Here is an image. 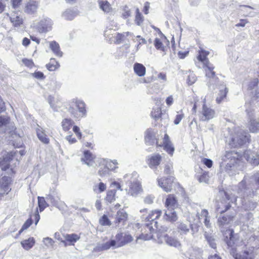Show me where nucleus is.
I'll return each mask as SVG.
<instances>
[{"mask_svg": "<svg viewBox=\"0 0 259 259\" xmlns=\"http://www.w3.org/2000/svg\"><path fill=\"white\" fill-rule=\"evenodd\" d=\"M248 140V134L240 130L232 137L230 144L232 147H237L245 144Z\"/></svg>", "mask_w": 259, "mask_h": 259, "instance_id": "3", "label": "nucleus"}, {"mask_svg": "<svg viewBox=\"0 0 259 259\" xmlns=\"http://www.w3.org/2000/svg\"><path fill=\"white\" fill-rule=\"evenodd\" d=\"M209 53L205 50H201L199 52V55L197 59L199 61L202 62L204 65L209 63L206 56L208 55Z\"/></svg>", "mask_w": 259, "mask_h": 259, "instance_id": "27", "label": "nucleus"}, {"mask_svg": "<svg viewBox=\"0 0 259 259\" xmlns=\"http://www.w3.org/2000/svg\"><path fill=\"white\" fill-rule=\"evenodd\" d=\"M208 214V211L206 209H202L201 211L200 215L198 216L199 219L204 217V218H207Z\"/></svg>", "mask_w": 259, "mask_h": 259, "instance_id": "63", "label": "nucleus"}, {"mask_svg": "<svg viewBox=\"0 0 259 259\" xmlns=\"http://www.w3.org/2000/svg\"><path fill=\"white\" fill-rule=\"evenodd\" d=\"M117 164L118 162L117 160H114L106 161L105 165L110 171V170H114L116 168H117L118 167L117 166Z\"/></svg>", "mask_w": 259, "mask_h": 259, "instance_id": "40", "label": "nucleus"}, {"mask_svg": "<svg viewBox=\"0 0 259 259\" xmlns=\"http://www.w3.org/2000/svg\"><path fill=\"white\" fill-rule=\"evenodd\" d=\"M168 237V236L165 233L160 232L159 231L157 233V240L158 242L159 243L165 242Z\"/></svg>", "mask_w": 259, "mask_h": 259, "instance_id": "44", "label": "nucleus"}, {"mask_svg": "<svg viewBox=\"0 0 259 259\" xmlns=\"http://www.w3.org/2000/svg\"><path fill=\"white\" fill-rule=\"evenodd\" d=\"M165 243L169 246L176 248H180L181 246L180 241L172 237L168 236L166 240Z\"/></svg>", "mask_w": 259, "mask_h": 259, "instance_id": "29", "label": "nucleus"}, {"mask_svg": "<svg viewBox=\"0 0 259 259\" xmlns=\"http://www.w3.org/2000/svg\"><path fill=\"white\" fill-rule=\"evenodd\" d=\"M98 174L101 177L107 176L109 175V171L106 165H101Z\"/></svg>", "mask_w": 259, "mask_h": 259, "instance_id": "47", "label": "nucleus"}, {"mask_svg": "<svg viewBox=\"0 0 259 259\" xmlns=\"http://www.w3.org/2000/svg\"><path fill=\"white\" fill-rule=\"evenodd\" d=\"M111 247H114L116 248V242L115 240H111L110 241L102 244L99 246L101 250H107Z\"/></svg>", "mask_w": 259, "mask_h": 259, "instance_id": "39", "label": "nucleus"}, {"mask_svg": "<svg viewBox=\"0 0 259 259\" xmlns=\"http://www.w3.org/2000/svg\"><path fill=\"white\" fill-rule=\"evenodd\" d=\"M145 230L147 231L148 230L150 231V234H144L142 233L141 236H140V239H143L144 240H149L152 237V235L151 233L154 231V229H153L152 227L149 224H147L145 226Z\"/></svg>", "mask_w": 259, "mask_h": 259, "instance_id": "34", "label": "nucleus"}, {"mask_svg": "<svg viewBox=\"0 0 259 259\" xmlns=\"http://www.w3.org/2000/svg\"><path fill=\"white\" fill-rule=\"evenodd\" d=\"M35 243L34 239L32 237H30L28 239H26L21 241V244L23 247L26 250H29L34 245Z\"/></svg>", "mask_w": 259, "mask_h": 259, "instance_id": "28", "label": "nucleus"}, {"mask_svg": "<svg viewBox=\"0 0 259 259\" xmlns=\"http://www.w3.org/2000/svg\"><path fill=\"white\" fill-rule=\"evenodd\" d=\"M133 238L129 234L122 233H118L115 236L116 248L124 246L126 244L132 241Z\"/></svg>", "mask_w": 259, "mask_h": 259, "instance_id": "7", "label": "nucleus"}, {"mask_svg": "<svg viewBox=\"0 0 259 259\" xmlns=\"http://www.w3.org/2000/svg\"><path fill=\"white\" fill-rule=\"evenodd\" d=\"M37 198L40 211H42L48 206V205L47 204L44 197L38 196Z\"/></svg>", "mask_w": 259, "mask_h": 259, "instance_id": "46", "label": "nucleus"}, {"mask_svg": "<svg viewBox=\"0 0 259 259\" xmlns=\"http://www.w3.org/2000/svg\"><path fill=\"white\" fill-rule=\"evenodd\" d=\"M126 190L128 194L133 196H136L142 191V189L140 183L137 181H134L130 183L129 188Z\"/></svg>", "mask_w": 259, "mask_h": 259, "instance_id": "11", "label": "nucleus"}, {"mask_svg": "<svg viewBox=\"0 0 259 259\" xmlns=\"http://www.w3.org/2000/svg\"><path fill=\"white\" fill-rule=\"evenodd\" d=\"M154 46L157 50L162 51L163 52H165L167 49L166 47L163 46L160 39L158 38H156L154 40Z\"/></svg>", "mask_w": 259, "mask_h": 259, "instance_id": "45", "label": "nucleus"}, {"mask_svg": "<svg viewBox=\"0 0 259 259\" xmlns=\"http://www.w3.org/2000/svg\"><path fill=\"white\" fill-rule=\"evenodd\" d=\"M172 165L171 163H167L165 165L164 172L166 174H170L172 171Z\"/></svg>", "mask_w": 259, "mask_h": 259, "instance_id": "57", "label": "nucleus"}, {"mask_svg": "<svg viewBox=\"0 0 259 259\" xmlns=\"http://www.w3.org/2000/svg\"><path fill=\"white\" fill-rule=\"evenodd\" d=\"M73 131L75 133L77 137L79 139H80L82 135H81V133L79 132V131H80L79 128L77 126L75 125L73 126Z\"/></svg>", "mask_w": 259, "mask_h": 259, "instance_id": "59", "label": "nucleus"}, {"mask_svg": "<svg viewBox=\"0 0 259 259\" xmlns=\"http://www.w3.org/2000/svg\"><path fill=\"white\" fill-rule=\"evenodd\" d=\"M163 218L165 220L171 222H176L178 220V217L176 211L171 209L166 210Z\"/></svg>", "mask_w": 259, "mask_h": 259, "instance_id": "21", "label": "nucleus"}, {"mask_svg": "<svg viewBox=\"0 0 259 259\" xmlns=\"http://www.w3.org/2000/svg\"><path fill=\"white\" fill-rule=\"evenodd\" d=\"M73 123V121L68 118L64 119L62 121V126L64 131H68L70 130Z\"/></svg>", "mask_w": 259, "mask_h": 259, "instance_id": "37", "label": "nucleus"}, {"mask_svg": "<svg viewBox=\"0 0 259 259\" xmlns=\"http://www.w3.org/2000/svg\"><path fill=\"white\" fill-rule=\"evenodd\" d=\"M10 20L14 27H20L23 23V19L22 17L16 12H13L11 13L10 16Z\"/></svg>", "mask_w": 259, "mask_h": 259, "instance_id": "17", "label": "nucleus"}, {"mask_svg": "<svg viewBox=\"0 0 259 259\" xmlns=\"http://www.w3.org/2000/svg\"><path fill=\"white\" fill-rule=\"evenodd\" d=\"M99 6L100 9L107 13L111 12L112 10L110 4L107 1H102L99 2Z\"/></svg>", "mask_w": 259, "mask_h": 259, "instance_id": "38", "label": "nucleus"}, {"mask_svg": "<svg viewBox=\"0 0 259 259\" xmlns=\"http://www.w3.org/2000/svg\"><path fill=\"white\" fill-rule=\"evenodd\" d=\"M205 71V76L209 78L208 82V86L210 87L211 84L215 83L216 78L215 77V72L213 71L214 67L210 63L203 65Z\"/></svg>", "mask_w": 259, "mask_h": 259, "instance_id": "8", "label": "nucleus"}, {"mask_svg": "<svg viewBox=\"0 0 259 259\" xmlns=\"http://www.w3.org/2000/svg\"><path fill=\"white\" fill-rule=\"evenodd\" d=\"M243 157L250 163L257 165L259 164V157L257 154L250 150H246L243 155Z\"/></svg>", "mask_w": 259, "mask_h": 259, "instance_id": "9", "label": "nucleus"}, {"mask_svg": "<svg viewBox=\"0 0 259 259\" xmlns=\"http://www.w3.org/2000/svg\"><path fill=\"white\" fill-rule=\"evenodd\" d=\"M177 205V200L172 195H169L166 199L165 206L168 209L173 210Z\"/></svg>", "mask_w": 259, "mask_h": 259, "instance_id": "23", "label": "nucleus"}, {"mask_svg": "<svg viewBox=\"0 0 259 259\" xmlns=\"http://www.w3.org/2000/svg\"><path fill=\"white\" fill-rule=\"evenodd\" d=\"M151 116L153 118H154L156 121H158L159 119L161 120L162 119V113L161 109L159 107H156V108H153V110L151 112Z\"/></svg>", "mask_w": 259, "mask_h": 259, "instance_id": "32", "label": "nucleus"}, {"mask_svg": "<svg viewBox=\"0 0 259 259\" xmlns=\"http://www.w3.org/2000/svg\"><path fill=\"white\" fill-rule=\"evenodd\" d=\"M68 111L76 118H79L84 116L86 114L85 104L82 101L73 100L70 103Z\"/></svg>", "mask_w": 259, "mask_h": 259, "instance_id": "2", "label": "nucleus"}, {"mask_svg": "<svg viewBox=\"0 0 259 259\" xmlns=\"http://www.w3.org/2000/svg\"><path fill=\"white\" fill-rule=\"evenodd\" d=\"M129 35H132V34L130 32H125L123 33H117L115 37V42L117 44L121 43L124 40L125 36H127Z\"/></svg>", "mask_w": 259, "mask_h": 259, "instance_id": "41", "label": "nucleus"}, {"mask_svg": "<svg viewBox=\"0 0 259 259\" xmlns=\"http://www.w3.org/2000/svg\"><path fill=\"white\" fill-rule=\"evenodd\" d=\"M12 3L13 8L14 9L17 8L20 5L22 0H11Z\"/></svg>", "mask_w": 259, "mask_h": 259, "instance_id": "62", "label": "nucleus"}, {"mask_svg": "<svg viewBox=\"0 0 259 259\" xmlns=\"http://www.w3.org/2000/svg\"><path fill=\"white\" fill-rule=\"evenodd\" d=\"M196 80V77L194 76V75L191 74V75H189V76H188V80H187L188 83L190 85H191L195 82Z\"/></svg>", "mask_w": 259, "mask_h": 259, "instance_id": "60", "label": "nucleus"}, {"mask_svg": "<svg viewBox=\"0 0 259 259\" xmlns=\"http://www.w3.org/2000/svg\"><path fill=\"white\" fill-rule=\"evenodd\" d=\"M253 247L246 248L242 253V254H236L234 255L235 259H253L256 254L253 251Z\"/></svg>", "mask_w": 259, "mask_h": 259, "instance_id": "12", "label": "nucleus"}, {"mask_svg": "<svg viewBox=\"0 0 259 259\" xmlns=\"http://www.w3.org/2000/svg\"><path fill=\"white\" fill-rule=\"evenodd\" d=\"M95 156L89 151H85L84 152L83 157L81 158V161L89 166H93L94 163Z\"/></svg>", "mask_w": 259, "mask_h": 259, "instance_id": "19", "label": "nucleus"}, {"mask_svg": "<svg viewBox=\"0 0 259 259\" xmlns=\"http://www.w3.org/2000/svg\"><path fill=\"white\" fill-rule=\"evenodd\" d=\"M154 197L148 196L144 199V202L147 204H151L153 202Z\"/></svg>", "mask_w": 259, "mask_h": 259, "instance_id": "64", "label": "nucleus"}, {"mask_svg": "<svg viewBox=\"0 0 259 259\" xmlns=\"http://www.w3.org/2000/svg\"><path fill=\"white\" fill-rule=\"evenodd\" d=\"M106 189V186L102 182H100L98 185L94 186V191L97 193H100L104 191Z\"/></svg>", "mask_w": 259, "mask_h": 259, "instance_id": "43", "label": "nucleus"}, {"mask_svg": "<svg viewBox=\"0 0 259 259\" xmlns=\"http://www.w3.org/2000/svg\"><path fill=\"white\" fill-rule=\"evenodd\" d=\"M77 13L72 10L68 9L65 11L62 14V16L66 20H72L76 15Z\"/></svg>", "mask_w": 259, "mask_h": 259, "instance_id": "31", "label": "nucleus"}, {"mask_svg": "<svg viewBox=\"0 0 259 259\" xmlns=\"http://www.w3.org/2000/svg\"><path fill=\"white\" fill-rule=\"evenodd\" d=\"M47 69L50 71H54L59 68L60 65L58 62H56V64L49 63L46 65Z\"/></svg>", "mask_w": 259, "mask_h": 259, "instance_id": "53", "label": "nucleus"}, {"mask_svg": "<svg viewBox=\"0 0 259 259\" xmlns=\"http://www.w3.org/2000/svg\"><path fill=\"white\" fill-rule=\"evenodd\" d=\"M116 193V191L115 190H111L107 192L106 196L105 198V200L107 203H111L115 200Z\"/></svg>", "mask_w": 259, "mask_h": 259, "instance_id": "26", "label": "nucleus"}, {"mask_svg": "<svg viewBox=\"0 0 259 259\" xmlns=\"http://www.w3.org/2000/svg\"><path fill=\"white\" fill-rule=\"evenodd\" d=\"M33 76L37 79H44L45 78L44 74L39 71L34 72Z\"/></svg>", "mask_w": 259, "mask_h": 259, "instance_id": "61", "label": "nucleus"}, {"mask_svg": "<svg viewBox=\"0 0 259 259\" xmlns=\"http://www.w3.org/2000/svg\"><path fill=\"white\" fill-rule=\"evenodd\" d=\"M37 136L38 139L43 143L48 144L49 143L50 140L47 137V135L45 133V131L41 127L36 129Z\"/></svg>", "mask_w": 259, "mask_h": 259, "instance_id": "20", "label": "nucleus"}, {"mask_svg": "<svg viewBox=\"0 0 259 259\" xmlns=\"http://www.w3.org/2000/svg\"><path fill=\"white\" fill-rule=\"evenodd\" d=\"M134 70L139 76H143L146 73V68L142 64L136 63L134 65Z\"/></svg>", "mask_w": 259, "mask_h": 259, "instance_id": "22", "label": "nucleus"}, {"mask_svg": "<svg viewBox=\"0 0 259 259\" xmlns=\"http://www.w3.org/2000/svg\"><path fill=\"white\" fill-rule=\"evenodd\" d=\"M145 140L147 145H153L156 141L157 147H163L164 149L170 155H172L175 149L169 140V136L165 134L163 138L162 144H159L155 136V133L153 130L148 129L145 132Z\"/></svg>", "mask_w": 259, "mask_h": 259, "instance_id": "1", "label": "nucleus"}, {"mask_svg": "<svg viewBox=\"0 0 259 259\" xmlns=\"http://www.w3.org/2000/svg\"><path fill=\"white\" fill-rule=\"evenodd\" d=\"M174 177H169L166 179H160L158 180L159 186L166 192H170L172 189Z\"/></svg>", "mask_w": 259, "mask_h": 259, "instance_id": "10", "label": "nucleus"}, {"mask_svg": "<svg viewBox=\"0 0 259 259\" xmlns=\"http://www.w3.org/2000/svg\"><path fill=\"white\" fill-rule=\"evenodd\" d=\"M239 155L237 152L234 151H230L226 152L225 155L223 158L224 161H227L229 160V162L227 163L226 165V171L230 174L229 171L231 170L232 166L236 162L237 160L238 159Z\"/></svg>", "mask_w": 259, "mask_h": 259, "instance_id": "4", "label": "nucleus"}, {"mask_svg": "<svg viewBox=\"0 0 259 259\" xmlns=\"http://www.w3.org/2000/svg\"><path fill=\"white\" fill-rule=\"evenodd\" d=\"M43 242L47 246H52L54 243L53 240L49 237L45 238L43 240Z\"/></svg>", "mask_w": 259, "mask_h": 259, "instance_id": "54", "label": "nucleus"}, {"mask_svg": "<svg viewBox=\"0 0 259 259\" xmlns=\"http://www.w3.org/2000/svg\"><path fill=\"white\" fill-rule=\"evenodd\" d=\"M179 230H180L182 233L186 234L189 231V227L185 224L183 223H180L178 227Z\"/></svg>", "mask_w": 259, "mask_h": 259, "instance_id": "51", "label": "nucleus"}, {"mask_svg": "<svg viewBox=\"0 0 259 259\" xmlns=\"http://www.w3.org/2000/svg\"><path fill=\"white\" fill-rule=\"evenodd\" d=\"M204 235L209 245L213 249L216 248L217 244L215 243L214 236L211 234H209L206 232L204 233Z\"/></svg>", "mask_w": 259, "mask_h": 259, "instance_id": "24", "label": "nucleus"}, {"mask_svg": "<svg viewBox=\"0 0 259 259\" xmlns=\"http://www.w3.org/2000/svg\"><path fill=\"white\" fill-rule=\"evenodd\" d=\"M144 21V17L141 14V13L140 12V11L138 8L136 9V15L135 17V23L137 24L138 26H141Z\"/></svg>", "mask_w": 259, "mask_h": 259, "instance_id": "42", "label": "nucleus"}, {"mask_svg": "<svg viewBox=\"0 0 259 259\" xmlns=\"http://www.w3.org/2000/svg\"><path fill=\"white\" fill-rule=\"evenodd\" d=\"M215 115L214 110L207 106L204 102L199 115L200 119L203 121H208L213 118Z\"/></svg>", "mask_w": 259, "mask_h": 259, "instance_id": "5", "label": "nucleus"}, {"mask_svg": "<svg viewBox=\"0 0 259 259\" xmlns=\"http://www.w3.org/2000/svg\"><path fill=\"white\" fill-rule=\"evenodd\" d=\"M50 48L54 53L58 57H62L63 53L60 51L59 44L55 41L50 42Z\"/></svg>", "mask_w": 259, "mask_h": 259, "instance_id": "25", "label": "nucleus"}, {"mask_svg": "<svg viewBox=\"0 0 259 259\" xmlns=\"http://www.w3.org/2000/svg\"><path fill=\"white\" fill-rule=\"evenodd\" d=\"M258 82L257 78L253 79L248 84V88L250 90L254 89V88L257 86Z\"/></svg>", "mask_w": 259, "mask_h": 259, "instance_id": "56", "label": "nucleus"}, {"mask_svg": "<svg viewBox=\"0 0 259 259\" xmlns=\"http://www.w3.org/2000/svg\"><path fill=\"white\" fill-rule=\"evenodd\" d=\"M65 240H61V242L66 245V241L69 242L70 244L75 242L79 239V237L77 235L75 234H66L64 236Z\"/></svg>", "mask_w": 259, "mask_h": 259, "instance_id": "30", "label": "nucleus"}, {"mask_svg": "<svg viewBox=\"0 0 259 259\" xmlns=\"http://www.w3.org/2000/svg\"><path fill=\"white\" fill-rule=\"evenodd\" d=\"M202 163L205 165L207 167L210 168L212 165V161L210 159L203 158L202 160Z\"/></svg>", "mask_w": 259, "mask_h": 259, "instance_id": "55", "label": "nucleus"}, {"mask_svg": "<svg viewBox=\"0 0 259 259\" xmlns=\"http://www.w3.org/2000/svg\"><path fill=\"white\" fill-rule=\"evenodd\" d=\"M233 215H225L221 214L218 219V225L220 228H223L228 225L232 221Z\"/></svg>", "mask_w": 259, "mask_h": 259, "instance_id": "18", "label": "nucleus"}, {"mask_svg": "<svg viewBox=\"0 0 259 259\" xmlns=\"http://www.w3.org/2000/svg\"><path fill=\"white\" fill-rule=\"evenodd\" d=\"M10 124V118L7 116H0V128L6 130Z\"/></svg>", "mask_w": 259, "mask_h": 259, "instance_id": "36", "label": "nucleus"}, {"mask_svg": "<svg viewBox=\"0 0 259 259\" xmlns=\"http://www.w3.org/2000/svg\"><path fill=\"white\" fill-rule=\"evenodd\" d=\"M199 181L201 183H207L209 180V176L207 172H203L199 177Z\"/></svg>", "mask_w": 259, "mask_h": 259, "instance_id": "49", "label": "nucleus"}, {"mask_svg": "<svg viewBox=\"0 0 259 259\" xmlns=\"http://www.w3.org/2000/svg\"><path fill=\"white\" fill-rule=\"evenodd\" d=\"M161 213L162 211L161 210H153L149 214V215L146 217V220H147V221L151 222V225L154 224V226L157 229V222L155 220L157 219L161 215Z\"/></svg>", "mask_w": 259, "mask_h": 259, "instance_id": "16", "label": "nucleus"}, {"mask_svg": "<svg viewBox=\"0 0 259 259\" xmlns=\"http://www.w3.org/2000/svg\"><path fill=\"white\" fill-rule=\"evenodd\" d=\"M100 224L102 226H110L111 225L110 221L106 215H103L99 220Z\"/></svg>", "mask_w": 259, "mask_h": 259, "instance_id": "48", "label": "nucleus"}, {"mask_svg": "<svg viewBox=\"0 0 259 259\" xmlns=\"http://www.w3.org/2000/svg\"><path fill=\"white\" fill-rule=\"evenodd\" d=\"M220 93H219V96H221L222 97H224V98L226 97V95L228 92V90L227 88L226 87V85H221L220 88Z\"/></svg>", "mask_w": 259, "mask_h": 259, "instance_id": "50", "label": "nucleus"}, {"mask_svg": "<svg viewBox=\"0 0 259 259\" xmlns=\"http://www.w3.org/2000/svg\"><path fill=\"white\" fill-rule=\"evenodd\" d=\"M246 177H245L244 179L238 184V193H240L241 196H245V191H246V182L245 180Z\"/></svg>", "mask_w": 259, "mask_h": 259, "instance_id": "35", "label": "nucleus"}, {"mask_svg": "<svg viewBox=\"0 0 259 259\" xmlns=\"http://www.w3.org/2000/svg\"><path fill=\"white\" fill-rule=\"evenodd\" d=\"M161 161V156L159 154H152L148 157V164L151 168L158 166Z\"/></svg>", "mask_w": 259, "mask_h": 259, "instance_id": "15", "label": "nucleus"}, {"mask_svg": "<svg viewBox=\"0 0 259 259\" xmlns=\"http://www.w3.org/2000/svg\"><path fill=\"white\" fill-rule=\"evenodd\" d=\"M184 117V114H180L176 115V118L174 120V123L176 125L179 124V123L181 122V120Z\"/></svg>", "mask_w": 259, "mask_h": 259, "instance_id": "58", "label": "nucleus"}, {"mask_svg": "<svg viewBox=\"0 0 259 259\" xmlns=\"http://www.w3.org/2000/svg\"><path fill=\"white\" fill-rule=\"evenodd\" d=\"M249 128L252 133H257L259 131V122L255 119H251L249 124Z\"/></svg>", "mask_w": 259, "mask_h": 259, "instance_id": "33", "label": "nucleus"}, {"mask_svg": "<svg viewBox=\"0 0 259 259\" xmlns=\"http://www.w3.org/2000/svg\"><path fill=\"white\" fill-rule=\"evenodd\" d=\"M52 22L49 18L42 19L39 24L38 29L40 32H46L52 28Z\"/></svg>", "mask_w": 259, "mask_h": 259, "instance_id": "13", "label": "nucleus"}, {"mask_svg": "<svg viewBox=\"0 0 259 259\" xmlns=\"http://www.w3.org/2000/svg\"><path fill=\"white\" fill-rule=\"evenodd\" d=\"M32 220L31 219H28L23 225L21 229L20 230L19 233H21L23 230L27 229L31 224Z\"/></svg>", "mask_w": 259, "mask_h": 259, "instance_id": "52", "label": "nucleus"}, {"mask_svg": "<svg viewBox=\"0 0 259 259\" xmlns=\"http://www.w3.org/2000/svg\"><path fill=\"white\" fill-rule=\"evenodd\" d=\"M128 214L126 211L122 209L118 210L115 217L114 223L116 225H118L119 224L122 223L123 224L127 219Z\"/></svg>", "mask_w": 259, "mask_h": 259, "instance_id": "14", "label": "nucleus"}, {"mask_svg": "<svg viewBox=\"0 0 259 259\" xmlns=\"http://www.w3.org/2000/svg\"><path fill=\"white\" fill-rule=\"evenodd\" d=\"M39 6L38 0H29L25 3L23 11L27 14L33 15L36 13Z\"/></svg>", "mask_w": 259, "mask_h": 259, "instance_id": "6", "label": "nucleus"}]
</instances>
